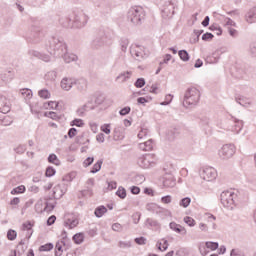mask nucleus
<instances>
[{
  "instance_id": "6ab92c4d",
  "label": "nucleus",
  "mask_w": 256,
  "mask_h": 256,
  "mask_svg": "<svg viewBox=\"0 0 256 256\" xmlns=\"http://www.w3.org/2000/svg\"><path fill=\"white\" fill-rule=\"evenodd\" d=\"M131 75H133L131 71L121 72L116 77V81H118V83H125L126 81H129V79H131Z\"/></svg>"
},
{
  "instance_id": "4c0bfd02",
  "label": "nucleus",
  "mask_w": 256,
  "mask_h": 256,
  "mask_svg": "<svg viewBox=\"0 0 256 256\" xmlns=\"http://www.w3.org/2000/svg\"><path fill=\"white\" fill-rule=\"evenodd\" d=\"M236 102L242 107H249V105H251V103L247 102V99L243 96H237Z\"/></svg>"
},
{
  "instance_id": "5fc2aeb1",
  "label": "nucleus",
  "mask_w": 256,
  "mask_h": 256,
  "mask_svg": "<svg viewBox=\"0 0 256 256\" xmlns=\"http://www.w3.org/2000/svg\"><path fill=\"white\" fill-rule=\"evenodd\" d=\"M184 223H186V225H188L189 227H195V219H193L192 217H184Z\"/></svg>"
},
{
  "instance_id": "dca6fc26",
  "label": "nucleus",
  "mask_w": 256,
  "mask_h": 256,
  "mask_svg": "<svg viewBox=\"0 0 256 256\" xmlns=\"http://www.w3.org/2000/svg\"><path fill=\"white\" fill-rule=\"evenodd\" d=\"M86 184L88 185L87 189L82 191V195L83 197H91V195H93V189H91V187L95 185V179L89 178Z\"/></svg>"
},
{
  "instance_id": "412c9836",
  "label": "nucleus",
  "mask_w": 256,
  "mask_h": 256,
  "mask_svg": "<svg viewBox=\"0 0 256 256\" xmlns=\"http://www.w3.org/2000/svg\"><path fill=\"white\" fill-rule=\"evenodd\" d=\"M33 223L31 221H27L22 224V231H27L28 235L26 237L31 239V235H33Z\"/></svg>"
},
{
  "instance_id": "ddd939ff",
  "label": "nucleus",
  "mask_w": 256,
  "mask_h": 256,
  "mask_svg": "<svg viewBox=\"0 0 256 256\" xmlns=\"http://www.w3.org/2000/svg\"><path fill=\"white\" fill-rule=\"evenodd\" d=\"M65 193H67V184H58L53 188V199H61Z\"/></svg>"
},
{
  "instance_id": "f3484780",
  "label": "nucleus",
  "mask_w": 256,
  "mask_h": 256,
  "mask_svg": "<svg viewBox=\"0 0 256 256\" xmlns=\"http://www.w3.org/2000/svg\"><path fill=\"white\" fill-rule=\"evenodd\" d=\"M59 23L62 25V27H65L66 29L73 27V18L71 16H62L59 18Z\"/></svg>"
},
{
  "instance_id": "72a5a7b5",
  "label": "nucleus",
  "mask_w": 256,
  "mask_h": 256,
  "mask_svg": "<svg viewBox=\"0 0 256 256\" xmlns=\"http://www.w3.org/2000/svg\"><path fill=\"white\" fill-rule=\"evenodd\" d=\"M105 213H107V208L105 206H99L94 211V215L98 218L105 215Z\"/></svg>"
},
{
  "instance_id": "e433bc0d",
  "label": "nucleus",
  "mask_w": 256,
  "mask_h": 256,
  "mask_svg": "<svg viewBox=\"0 0 256 256\" xmlns=\"http://www.w3.org/2000/svg\"><path fill=\"white\" fill-rule=\"evenodd\" d=\"M48 162L53 163V165H57V166L61 165V160H59V158L55 154H50L48 156Z\"/></svg>"
},
{
  "instance_id": "a19ab883",
  "label": "nucleus",
  "mask_w": 256,
  "mask_h": 256,
  "mask_svg": "<svg viewBox=\"0 0 256 256\" xmlns=\"http://www.w3.org/2000/svg\"><path fill=\"white\" fill-rule=\"evenodd\" d=\"M25 191H26L25 186L24 185H20V186H18L16 188L12 189L11 195H19L21 193H25Z\"/></svg>"
},
{
  "instance_id": "58836bf2",
  "label": "nucleus",
  "mask_w": 256,
  "mask_h": 256,
  "mask_svg": "<svg viewBox=\"0 0 256 256\" xmlns=\"http://www.w3.org/2000/svg\"><path fill=\"white\" fill-rule=\"evenodd\" d=\"M116 195L120 199H125V197H127V190H125V188L123 186H120L118 188V190L116 191Z\"/></svg>"
},
{
  "instance_id": "1a4fd4ad",
  "label": "nucleus",
  "mask_w": 256,
  "mask_h": 256,
  "mask_svg": "<svg viewBox=\"0 0 256 256\" xmlns=\"http://www.w3.org/2000/svg\"><path fill=\"white\" fill-rule=\"evenodd\" d=\"M87 21H89V17L83 11L74 14L72 25L76 29H81V27H85L87 25Z\"/></svg>"
},
{
  "instance_id": "ea45409f",
  "label": "nucleus",
  "mask_w": 256,
  "mask_h": 256,
  "mask_svg": "<svg viewBox=\"0 0 256 256\" xmlns=\"http://www.w3.org/2000/svg\"><path fill=\"white\" fill-rule=\"evenodd\" d=\"M20 93L25 97V99H31L33 97V92L28 88L21 89Z\"/></svg>"
},
{
  "instance_id": "423d86ee",
  "label": "nucleus",
  "mask_w": 256,
  "mask_h": 256,
  "mask_svg": "<svg viewBox=\"0 0 256 256\" xmlns=\"http://www.w3.org/2000/svg\"><path fill=\"white\" fill-rule=\"evenodd\" d=\"M220 201L226 209H235L237 205V194L233 191H224L220 195Z\"/></svg>"
},
{
  "instance_id": "338daca9",
  "label": "nucleus",
  "mask_w": 256,
  "mask_h": 256,
  "mask_svg": "<svg viewBox=\"0 0 256 256\" xmlns=\"http://www.w3.org/2000/svg\"><path fill=\"white\" fill-rule=\"evenodd\" d=\"M230 256H245V254L239 249H232L230 252Z\"/></svg>"
},
{
  "instance_id": "cd10ccee",
  "label": "nucleus",
  "mask_w": 256,
  "mask_h": 256,
  "mask_svg": "<svg viewBox=\"0 0 256 256\" xmlns=\"http://www.w3.org/2000/svg\"><path fill=\"white\" fill-rule=\"evenodd\" d=\"M60 57H62L64 59L65 63H73V61H77V55L69 54V53H67V50H66V53H64Z\"/></svg>"
},
{
  "instance_id": "e2e57ef3",
  "label": "nucleus",
  "mask_w": 256,
  "mask_h": 256,
  "mask_svg": "<svg viewBox=\"0 0 256 256\" xmlns=\"http://www.w3.org/2000/svg\"><path fill=\"white\" fill-rule=\"evenodd\" d=\"M166 139H168V141H173V139H175V130H167Z\"/></svg>"
},
{
  "instance_id": "7ed1b4c3",
  "label": "nucleus",
  "mask_w": 256,
  "mask_h": 256,
  "mask_svg": "<svg viewBox=\"0 0 256 256\" xmlns=\"http://www.w3.org/2000/svg\"><path fill=\"white\" fill-rule=\"evenodd\" d=\"M201 99V92L195 87L188 88L184 94L183 106L191 107V105H197Z\"/></svg>"
},
{
  "instance_id": "9d476101",
  "label": "nucleus",
  "mask_w": 256,
  "mask_h": 256,
  "mask_svg": "<svg viewBox=\"0 0 256 256\" xmlns=\"http://www.w3.org/2000/svg\"><path fill=\"white\" fill-rule=\"evenodd\" d=\"M130 54L136 61H141L147 57V53L145 52V47L139 46L137 44H132L130 47Z\"/></svg>"
},
{
  "instance_id": "603ef678",
  "label": "nucleus",
  "mask_w": 256,
  "mask_h": 256,
  "mask_svg": "<svg viewBox=\"0 0 256 256\" xmlns=\"http://www.w3.org/2000/svg\"><path fill=\"white\" fill-rule=\"evenodd\" d=\"M45 109H57L59 107V103L55 101H50L44 104Z\"/></svg>"
},
{
  "instance_id": "8fccbe9b",
  "label": "nucleus",
  "mask_w": 256,
  "mask_h": 256,
  "mask_svg": "<svg viewBox=\"0 0 256 256\" xmlns=\"http://www.w3.org/2000/svg\"><path fill=\"white\" fill-rule=\"evenodd\" d=\"M205 245L207 249H211V251H217V249H219V243L217 242H206Z\"/></svg>"
},
{
  "instance_id": "6e6d98bb",
  "label": "nucleus",
  "mask_w": 256,
  "mask_h": 256,
  "mask_svg": "<svg viewBox=\"0 0 256 256\" xmlns=\"http://www.w3.org/2000/svg\"><path fill=\"white\" fill-rule=\"evenodd\" d=\"M135 87H137V89H141L142 87H145V79L144 78H138L135 83H134Z\"/></svg>"
},
{
  "instance_id": "864d4df0",
  "label": "nucleus",
  "mask_w": 256,
  "mask_h": 256,
  "mask_svg": "<svg viewBox=\"0 0 256 256\" xmlns=\"http://www.w3.org/2000/svg\"><path fill=\"white\" fill-rule=\"evenodd\" d=\"M161 245H162L161 242H158L156 244L159 251H167V249L169 248V242L167 240H164L162 248H161Z\"/></svg>"
},
{
  "instance_id": "680f3d73",
  "label": "nucleus",
  "mask_w": 256,
  "mask_h": 256,
  "mask_svg": "<svg viewBox=\"0 0 256 256\" xmlns=\"http://www.w3.org/2000/svg\"><path fill=\"white\" fill-rule=\"evenodd\" d=\"M55 173H57V171L55 170V168H53L52 166L48 167L46 169L45 175L46 177H53V175H55Z\"/></svg>"
},
{
  "instance_id": "774afa93",
  "label": "nucleus",
  "mask_w": 256,
  "mask_h": 256,
  "mask_svg": "<svg viewBox=\"0 0 256 256\" xmlns=\"http://www.w3.org/2000/svg\"><path fill=\"white\" fill-rule=\"evenodd\" d=\"M250 54L252 55V57H256V43L251 44Z\"/></svg>"
},
{
  "instance_id": "aec40b11",
  "label": "nucleus",
  "mask_w": 256,
  "mask_h": 256,
  "mask_svg": "<svg viewBox=\"0 0 256 256\" xmlns=\"http://www.w3.org/2000/svg\"><path fill=\"white\" fill-rule=\"evenodd\" d=\"M169 227L170 229H172V231H175L176 233H180L181 235H187V230L183 226L175 222H171L169 224Z\"/></svg>"
},
{
  "instance_id": "393cba45",
  "label": "nucleus",
  "mask_w": 256,
  "mask_h": 256,
  "mask_svg": "<svg viewBox=\"0 0 256 256\" xmlns=\"http://www.w3.org/2000/svg\"><path fill=\"white\" fill-rule=\"evenodd\" d=\"M220 57H221V50H217L211 56L207 57V62L218 63Z\"/></svg>"
},
{
  "instance_id": "49530a36",
  "label": "nucleus",
  "mask_w": 256,
  "mask_h": 256,
  "mask_svg": "<svg viewBox=\"0 0 256 256\" xmlns=\"http://www.w3.org/2000/svg\"><path fill=\"white\" fill-rule=\"evenodd\" d=\"M11 123H13V118L11 116H5L2 120H1V125L3 127H9V125H11Z\"/></svg>"
},
{
  "instance_id": "c756f323",
  "label": "nucleus",
  "mask_w": 256,
  "mask_h": 256,
  "mask_svg": "<svg viewBox=\"0 0 256 256\" xmlns=\"http://www.w3.org/2000/svg\"><path fill=\"white\" fill-rule=\"evenodd\" d=\"M49 201H51V198H45V207H44V211H47V213L53 211L55 209V203H50Z\"/></svg>"
},
{
  "instance_id": "473e14b6",
  "label": "nucleus",
  "mask_w": 256,
  "mask_h": 256,
  "mask_svg": "<svg viewBox=\"0 0 256 256\" xmlns=\"http://www.w3.org/2000/svg\"><path fill=\"white\" fill-rule=\"evenodd\" d=\"M113 136H114V141H121V139H124L125 134L121 129H115Z\"/></svg>"
},
{
  "instance_id": "0e129e2a",
  "label": "nucleus",
  "mask_w": 256,
  "mask_h": 256,
  "mask_svg": "<svg viewBox=\"0 0 256 256\" xmlns=\"http://www.w3.org/2000/svg\"><path fill=\"white\" fill-rule=\"evenodd\" d=\"M105 101V96L104 95H99L94 99V103L97 107V105H102V103Z\"/></svg>"
},
{
  "instance_id": "a18cd8bd",
  "label": "nucleus",
  "mask_w": 256,
  "mask_h": 256,
  "mask_svg": "<svg viewBox=\"0 0 256 256\" xmlns=\"http://www.w3.org/2000/svg\"><path fill=\"white\" fill-rule=\"evenodd\" d=\"M83 233H77L73 236V241L76 243V245H81L83 243Z\"/></svg>"
},
{
  "instance_id": "09e8293b",
  "label": "nucleus",
  "mask_w": 256,
  "mask_h": 256,
  "mask_svg": "<svg viewBox=\"0 0 256 256\" xmlns=\"http://www.w3.org/2000/svg\"><path fill=\"white\" fill-rule=\"evenodd\" d=\"M7 239L9 241H15V239H17V231L10 229L7 232Z\"/></svg>"
},
{
  "instance_id": "de8ad7c7",
  "label": "nucleus",
  "mask_w": 256,
  "mask_h": 256,
  "mask_svg": "<svg viewBox=\"0 0 256 256\" xmlns=\"http://www.w3.org/2000/svg\"><path fill=\"white\" fill-rule=\"evenodd\" d=\"M179 205L180 207H184L185 209H187V207L191 205V198L189 197L182 198L179 202Z\"/></svg>"
},
{
  "instance_id": "4d7b16f0",
  "label": "nucleus",
  "mask_w": 256,
  "mask_h": 256,
  "mask_svg": "<svg viewBox=\"0 0 256 256\" xmlns=\"http://www.w3.org/2000/svg\"><path fill=\"white\" fill-rule=\"evenodd\" d=\"M29 57H35L36 59H39L41 57V52L37 50L30 49L28 50Z\"/></svg>"
},
{
  "instance_id": "20e7f679",
  "label": "nucleus",
  "mask_w": 256,
  "mask_h": 256,
  "mask_svg": "<svg viewBox=\"0 0 256 256\" xmlns=\"http://www.w3.org/2000/svg\"><path fill=\"white\" fill-rule=\"evenodd\" d=\"M109 43V36L105 28H100L97 35L91 41V48L95 50L103 49Z\"/></svg>"
},
{
  "instance_id": "a211bd4d",
  "label": "nucleus",
  "mask_w": 256,
  "mask_h": 256,
  "mask_svg": "<svg viewBox=\"0 0 256 256\" xmlns=\"http://www.w3.org/2000/svg\"><path fill=\"white\" fill-rule=\"evenodd\" d=\"M93 109H95V105L89 106L88 104H84L76 110V113L78 117H85V113H87V111H93Z\"/></svg>"
},
{
  "instance_id": "39448f33",
  "label": "nucleus",
  "mask_w": 256,
  "mask_h": 256,
  "mask_svg": "<svg viewBox=\"0 0 256 256\" xmlns=\"http://www.w3.org/2000/svg\"><path fill=\"white\" fill-rule=\"evenodd\" d=\"M43 31L39 25L32 24L30 27V34L27 38V41L30 45H39L43 41Z\"/></svg>"
},
{
  "instance_id": "f704fd0d",
  "label": "nucleus",
  "mask_w": 256,
  "mask_h": 256,
  "mask_svg": "<svg viewBox=\"0 0 256 256\" xmlns=\"http://www.w3.org/2000/svg\"><path fill=\"white\" fill-rule=\"evenodd\" d=\"M178 55L181 61L187 62L190 59L189 52H187V50H179Z\"/></svg>"
},
{
  "instance_id": "4be33fe9",
  "label": "nucleus",
  "mask_w": 256,
  "mask_h": 256,
  "mask_svg": "<svg viewBox=\"0 0 256 256\" xmlns=\"http://www.w3.org/2000/svg\"><path fill=\"white\" fill-rule=\"evenodd\" d=\"M236 73V77H238V79H243V76L247 74V69L245 68V65H236Z\"/></svg>"
},
{
  "instance_id": "c9c22d12",
  "label": "nucleus",
  "mask_w": 256,
  "mask_h": 256,
  "mask_svg": "<svg viewBox=\"0 0 256 256\" xmlns=\"http://www.w3.org/2000/svg\"><path fill=\"white\" fill-rule=\"evenodd\" d=\"M127 47H129V39L127 38H121L120 39V48L123 53L127 52Z\"/></svg>"
},
{
  "instance_id": "2eb2a0df",
  "label": "nucleus",
  "mask_w": 256,
  "mask_h": 256,
  "mask_svg": "<svg viewBox=\"0 0 256 256\" xmlns=\"http://www.w3.org/2000/svg\"><path fill=\"white\" fill-rule=\"evenodd\" d=\"M73 85H75V79L73 78H63L61 81V88L64 91H71Z\"/></svg>"
},
{
  "instance_id": "a878e982",
  "label": "nucleus",
  "mask_w": 256,
  "mask_h": 256,
  "mask_svg": "<svg viewBox=\"0 0 256 256\" xmlns=\"http://www.w3.org/2000/svg\"><path fill=\"white\" fill-rule=\"evenodd\" d=\"M164 187L173 188L176 185L175 178L173 176H167L163 180Z\"/></svg>"
},
{
  "instance_id": "79ce46f5",
  "label": "nucleus",
  "mask_w": 256,
  "mask_h": 256,
  "mask_svg": "<svg viewBox=\"0 0 256 256\" xmlns=\"http://www.w3.org/2000/svg\"><path fill=\"white\" fill-rule=\"evenodd\" d=\"M85 123L83 122L82 119L75 118L70 122L71 127H84Z\"/></svg>"
},
{
  "instance_id": "bf43d9fd",
  "label": "nucleus",
  "mask_w": 256,
  "mask_h": 256,
  "mask_svg": "<svg viewBox=\"0 0 256 256\" xmlns=\"http://www.w3.org/2000/svg\"><path fill=\"white\" fill-rule=\"evenodd\" d=\"M153 98L152 97H139L137 99V103L139 105H145V103H149V101H151Z\"/></svg>"
},
{
  "instance_id": "3c124183",
  "label": "nucleus",
  "mask_w": 256,
  "mask_h": 256,
  "mask_svg": "<svg viewBox=\"0 0 256 256\" xmlns=\"http://www.w3.org/2000/svg\"><path fill=\"white\" fill-rule=\"evenodd\" d=\"M39 97L42 99H49L51 97V93H49V90L47 89H42L38 92Z\"/></svg>"
},
{
  "instance_id": "052dcab7",
  "label": "nucleus",
  "mask_w": 256,
  "mask_h": 256,
  "mask_svg": "<svg viewBox=\"0 0 256 256\" xmlns=\"http://www.w3.org/2000/svg\"><path fill=\"white\" fill-rule=\"evenodd\" d=\"M53 249V243H47L39 247V251H51Z\"/></svg>"
},
{
  "instance_id": "9b49d317",
  "label": "nucleus",
  "mask_w": 256,
  "mask_h": 256,
  "mask_svg": "<svg viewBox=\"0 0 256 256\" xmlns=\"http://www.w3.org/2000/svg\"><path fill=\"white\" fill-rule=\"evenodd\" d=\"M235 151H236V148H235V145L233 144H226V145H223L222 148L219 150V157L220 159H231V157H233V155H235Z\"/></svg>"
},
{
  "instance_id": "69168bd1",
  "label": "nucleus",
  "mask_w": 256,
  "mask_h": 256,
  "mask_svg": "<svg viewBox=\"0 0 256 256\" xmlns=\"http://www.w3.org/2000/svg\"><path fill=\"white\" fill-rule=\"evenodd\" d=\"M215 37L211 32H206L202 35V41H211Z\"/></svg>"
},
{
  "instance_id": "f03ea898",
  "label": "nucleus",
  "mask_w": 256,
  "mask_h": 256,
  "mask_svg": "<svg viewBox=\"0 0 256 256\" xmlns=\"http://www.w3.org/2000/svg\"><path fill=\"white\" fill-rule=\"evenodd\" d=\"M145 10L141 6H134L128 10L127 19L132 25H142L145 21Z\"/></svg>"
},
{
  "instance_id": "13d9d810",
  "label": "nucleus",
  "mask_w": 256,
  "mask_h": 256,
  "mask_svg": "<svg viewBox=\"0 0 256 256\" xmlns=\"http://www.w3.org/2000/svg\"><path fill=\"white\" fill-rule=\"evenodd\" d=\"M15 153H17L18 155H23V153H25V151H27V147L25 145H19L18 147H16L14 149Z\"/></svg>"
},
{
  "instance_id": "bb28decb",
  "label": "nucleus",
  "mask_w": 256,
  "mask_h": 256,
  "mask_svg": "<svg viewBox=\"0 0 256 256\" xmlns=\"http://www.w3.org/2000/svg\"><path fill=\"white\" fill-rule=\"evenodd\" d=\"M74 85H76L78 91H86L87 90V80L80 79L78 81H75Z\"/></svg>"
},
{
  "instance_id": "37998d69",
  "label": "nucleus",
  "mask_w": 256,
  "mask_h": 256,
  "mask_svg": "<svg viewBox=\"0 0 256 256\" xmlns=\"http://www.w3.org/2000/svg\"><path fill=\"white\" fill-rule=\"evenodd\" d=\"M76 177H77V172H71L65 175L62 180L65 181L66 183H71V181H73V179H75Z\"/></svg>"
},
{
  "instance_id": "c85d7f7f",
  "label": "nucleus",
  "mask_w": 256,
  "mask_h": 256,
  "mask_svg": "<svg viewBox=\"0 0 256 256\" xmlns=\"http://www.w3.org/2000/svg\"><path fill=\"white\" fill-rule=\"evenodd\" d=\"M161 207L158 206L157 204L155 203H149L146 205V209L147 211H150L151 213H156V215H159V209Z\"/></svg>"
},
{
  "instance_id": "b1692460",
  "label": "nucleus",
  "mask_w": 256,
  "mask_h": 256,
  "mask_svg": "<svg viewBox=\"0 0 256 256\" xmlns=\"http://www.w3.org/2000/svg\"><path fill=\"white\" fill-rule=\"evenodd\" d=\"M139 149L142 151H153V140H148L146 142L139 144Z\"/></svg>"
},
{
  "instance_id": "4468645a",
  "label": "nucleus",
  "mask_w": 256,
  "mask_h": 256,
  "mask_svg": "<svg viewBox=\"0 0 256 256\" xmlns=\"http://www.w3.org/2000/svg\"><path fill=\"white\" fill-rule=\"evenodd\" d=\"M11 111V104L7 97L0 95V113L7 114Z\"/></svg>"
},
{
  "instance_id": "c03bdc74",
  "label": "nucleus",
  "mask_w": 256,
  "mask_h": 256,
  "mask_svg": "<svg viewBox=\"0 0 256 256\" xmlns=\"http://www.w3.org/2000/svg\"><path fill=\"white\" fill-rule=\"evenodd\" d=\"M101 165H103V160H98L92 167L90 173H98L101 171Z\"/></svg>"
},
{
  "instance_id": "f8f14e48",
  "label": "nucleus",
  "mask_w": 256,
  "mask_h": 256,
  "mask_svg": "<svg viewBox=\"0 0 256 256\" xmlns=\"http://www.w3.org/2000/svg\"><path fill=\"white\" fill-rule=\"evenodd\" d=\"M201 177L204 181H215L217 179V170L213 167H205L201 172Z\"/></svg>"
},
{
  "instance_id": "5701e85b",
  "label": "nucleus",
  "mask_w": 256,
  "mask_h": 256,
  "mask_svg": "<svg viewBox=\"0 0 256 256\" xmlns=\"http://www.w3.org/2000/svg\"><path fill=\"white\" fill-rule=\"evenodd\" d=\"M77 225H79V220H77V218H73V219L68 218L64 222V227H68V229H75Z\"/></svg>"
},
{
  "instance_id": "f257e3e1",
  "label": "nucleus",
  "mask_w": 256,
  "mask_h": 256,
  "mask_svg": "<svg viewBox=\"0 0 256 256\" xmlns=\"http://www.w3.org/2000/svg\"><path fill=\"white\" fill-rule=\"evenodd\" d=\"M46 49L50 55L61 57L67 53V44L63 41V38L52 37L46 44Z\"/></svg>"
},
{
  "instance_id": "6e6552de",
  "label": "nucleus",
  "mask_w": 256,
  "mask_h": 256,
  "mask_svg": "<svg viewBox=\"0 0 256 256\" xmlns=\"http://www.w3.org/2000/svg\"><path fill=\"white\" fill-rule=\"evenodd\" d=\"M175 7H177V3L175 1H166L162 8L163 19H171V17L175 15Z\"/></svg>"
},
{
  "instance_id": "2f4dec72",
  "label": "nucleus",
  "mask_w": 256,
  "mask_h": 256,
  "mask_svg": "<svg viewBox=\"0 0 256 256\" xmlns=\"http://www.w3.org/2000/svg\"><path fill=\"white\" fill-rule=\"evenodd\" d=\"M44 79L46 81H55L57 79V71L52 70L45 74Z\"/></svg>"
},
{
  "instance_id": "7c9ffc66",
  "label": "nucleus",
  "mask_w": 256,
  "mask_h": 256,
  "mask_svg": "<svg viewBox=\"0 0 256 256\" xmlns=\"http://www.w3.org/2000/svg\"><path fill=\"white\" fill-rule=\"evenodd\" d=\"M63 245H65V241L57 242L55 245V256L63 255Z\"/></svg>"
},
{
  "instance_id": "0eeeda50",
  "label": "nucleus",
  "mask_w": 256,
  "mask_h": 256,
  "mask_svg": "<svg viewBox=\"0 0 256 256\" xmlns=\"http://www.w3.org/2000/svg\"><path fill=\"white\" fill-rule=\"evenodd\" d=\"M137 163L142 169H149V167L155 166L157 158H155V154H145L138 158Z\"/></svg>"
}]
</instances>
